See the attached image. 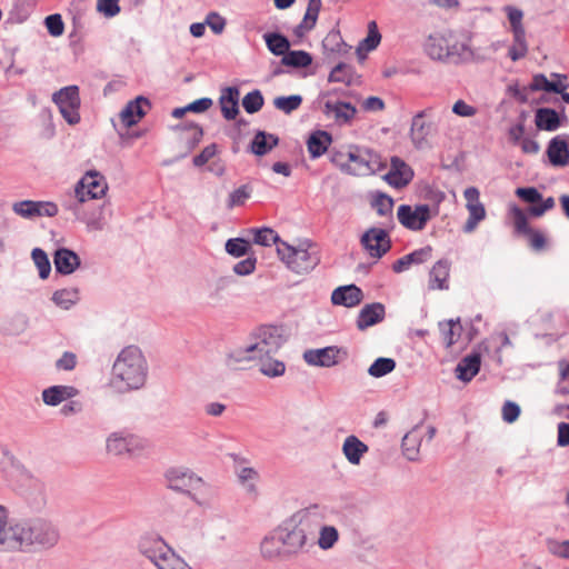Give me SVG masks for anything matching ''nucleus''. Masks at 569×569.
Segmentation results:
<instances>
[{"mask_svg": "<svg viewBox=\"0 0 569 569\" xmlns=\"http://www.w3.org/2000/svg\"><path fill=\"white\" fill-rule=\"evenodd\" d=\"M108 190L106 178L98 171H88L77 183L74 188L76 197L80 201L89 199H100Z\"/></svg>", "mask_w": 569, "mask_h": 569, "instance_id": "nucleus-9", "label": "nucleus"}, {"mask_svg": "<svg viewBox=\"0 0 569 569\" xmlns=\"http://www.w3.org/2000/svg\"><path fill=\"white\" fill-rule=\"evenodd\" d=\"M393 199L383 193L378 192L375 198L371 200V207L377 211V214L380 217H388L390 222H392V209H393Z\"/></svg>", "mask_w": 569, "mask_h": 569, "instance_id": "nucleus-46", "label": "nucleus"}, {"mask_svg": "<svg viewBox=\"0 0 569 569\" xmlns=\"http://www.w3.org/2000/svg\"><path fill=\"white\" fill-rule=\"evenodd\" d=\"M52 302L63 309L69 310L78 303L80 300V293L78 288H63L56 290L51 297Z\"/></svg>", "mask_w": 569, "mask_h": 569, "instance_id": "nucleus-38", "label": "nucleus"}, {"mask_svg": "<svg viewBox=\"0 0 569 569\" xmlns=\"http://www.w3.org/2000/svg\"><path fill=\"white\" fill-rule=\"evenodd\" d=\"M263 40L268 50L277 57H283L291 46L289 39L280 32H267Z\"/></svg>", "mask_w": 569, "mask_h": 569, "instance_id": "nucleus-37", "label": "nucleus"}, {"mask_svg": "<svg viewBox=\"0 0 569 569\" xmlns=\"http://www.w3.org/2000/svg\"><path fill=\"white\" fill-rule=\"evenodd\" d=\"M431 109H425L417 112L411 121L410 136L416 148H423L427 137L430 132V123L425 121Z\"/></svg>", "mask_w": 569, "mask_h": 569, "instance_id": "nucleus-24", "label": "nucleus"}, {"mask_svg": "<svg viewBox=\"0 0 569 569\" xmlns=\"http://www.w3.org/2000/svg\"><path fill=\"white\" fill-rule=\"evenodd\" d=\"M279 137L263 130H258L251 140L248 151L262 157L269 153L273 148L279 144Z\"/></svg>", "mask_w": 569, "mask_h": 569, "instance_id": "nucleus-28", "label": "nucleus"}, {"mask_svg": "<svg viewBox=\"0 0 569 569\" xmlns=\"http://www.w3.org/2000/svg\"><path fill=\"white\" fill-rule=\"evenodd\" d=\"M31 258L38 268L39 277L42 280L47 279L51 272V263L46 251L41 248H34L31 251Z\"/></svg>", "mask_w": 569, "mask_h": 569, "instance_id": "nucleus-50", "label": "nucleus"}, {"mask_svg": "<svg viewBox=\"0 0 569 569\" xmlns=\"http://www.w3.org/2000/svg\"><path fill=\"white\" fill-rule=\"evenodd\" d=\"M322 47L325 51L331 53H345L347 52V44L343 41L339 30H331L327 33L322 40Z\"/></svg>", "mask_w": 569, "mask_h": 569, "instance_id": "nucleus-48", "label": "nucleus"}, {"mask_svg": "<svg viewBox=\"0 0 569 569\" xmlns=\"http://www.w3.org/2000/svg\"><path fill=\"white\" fill-rule=\"evenodd\" d=\"M512 214H513L515 228H516L517 232L523 233V234L531 232L532 228L528 223V218H527L526 213L520 208L515 206L512 208Z\"/></svg>", "mask_w": 569, "mask_h": 569, "instance_id": "nucleus-61", "label": "nucleus"}, {"mask_svg": "<svg viewBox=\"0 0 569 569\" xmlns=\"http://www.w3.org/2000/svg\"><path fill=\"white\" fill-rule=\"evenodd\" d=\"M341 351L342 349L337 346L308 349L303 352V360L309 366L330 368L339 362V353Z\"/></svg>", "mask_w": 569, "mask_h": 569, "instance_id": "nucleus-15", "label": "nucleus"}, {"mask_svg": "<svg viewBox=\"0 0 569 569\" xmlns=\"http://www.w3.org/2000/svg\"><path fill=\"white\" fill-rule=\"evenodd\" d=\"M252 337L253 343L231 355L236 361L256 360L258 356L274 355L286 342L282 328L277 326H261Z\"/></svg>", "mask_w": 569, "mask_h": 569, "instance_id": "nucleus-3", "label": "nucleus"}, {"mask_svg": "<svg viewBox=\"0 0 569 569\" xmlns=\"http://www.w3.org/2000/svg\"><path fill=\"white\" fill-rule=\"evenodd\" d=\"M456 326H458L459 330L462 329L460 325V318L439 322V330L441 332L443 343L447 348L453 346L460 336V332H456Z\"/></svg>", "mask_w": 569, "mask_h": 569, "instance_id": "nucleus-43", "label": "nucleus"}, {"mask_svg": "<svg viewBox=\"0 0 569 569\" xmlns=\"http://www.w3.org/2000/svg\"><path fill=\"white\" fill-rule=\"evenodd\" d=\"M355 69L352 66L339 62L329 73V82H341L351 86L353 82Z\"/></svg>", "mask_w": 569, "mask_h": 569, "instance_id": "nucleus-44", "label": "nucleus"}, {"mask_svg": "<svg viewBox=\"0 0 569 569\" xmlns=\"http://www.w3.org/2000/svg\"><path fill=\"white\" fill-rule=\"evenodd\" d=\"M339 539V532L333 526H322L320 528L318 546L322 550L331 549Z\"/></svg>", "mask_w": 569, "mask_h": 569, "instance_id": "nucleus-54", "label": "nucleus"}, {"mask_svg": "<svg viewBox=\"0 0 569 569\" xmlns=\"http://www.w3.org/2000/svg\"><path fill=\"white\" fill-rule=\"evenodd\" d=\"M546 153L553 167H565L569 163V146L561 137H553L547 146Z\"/></svg>", "mask_w": 569, "mask_h": 569, "instance_id": "nucleus-23", "label": "nucleus"}, {"mask_svg": "<svg viewBox=\"0 0 569 569\" xmlns=\"http://www.w3.org/2000/svg\"><path fill=\"white\" fill-rule=\"evenodd\" d=\"M52 101L58 106L63 119L71 126L80 122V94L76 84L67 86L52 94Z\"/></svg>", "mask_w": 569, "mask_h": 569, "instance_id": "nucleus-6", "label": "nucleus"}, {"mask_svg": "<svg viewBox=\"0 0 569 569\" xmlns=\"http://www.w3.org/2000/svg\"><path fill=\"white\" fill-rule=\"evenodd\" d=\"M256 360H259V371L269 378L281 377L286 372V365L281 360L272 358V355L258 356Z\"/></svg>", "mask_w": 569, "mask_h": 569, "instance_id": "nucleus-35", "label": "nucleus"}, {"mask_svg": "<svg viewBox=\"0 0 569 569\" xmlns=\"http://www.w3.org/2000/svg\"><path fill=\"white\" fill-rule=\"evenodd\" d=\"M369 447L357 436H348L342 443V453L349 463L358 466L362 457L368 452Z\"/></svg>", "mask_w": 569, "mask_h": 569, "instance_id": "nucleus-30", "label": "nucleus"}, {"mask_svg": "<svg viewBox=\"0 0 569 569\" xmlns=\"http://www.w3.org/2000/svg\"><path fill=\"white\" fill-rule=\"evenodd\" d=\"M97 10L107 18H113L121 9L119 0H97Z\"/></svg>", "mask_w": 569, "mask_h": 569, "instance_id": "nucleus-60", "label": "nucleus"}, {"mask_svg": "<svg viewBox=\"0 0 569 569\" xmlns=\"http://www.w3.org/2000/svg\"><path fill=\"white\" fill-rule=\"evenodd\" d=\"M396 360L392 358L379 357L369 367L368 373L375 378H381L396 369Z\"/></svg>", "mask_w": 569, "mask_h": 569, "instance_id": "nucleus-49", "label": "nucleus"}, {"mask_svg": "<svg viewBox=\"0 0 569 569\" xmlns=\"http://www.w3.org/2000/svg\"><path fill=\"white\" fill-rule=\"evenodd\" d=\"M12 210L16 214L27 219L34 217H54L58 214V206L51 201L22 200L13 203Z\"/></svg>", "mask_w": 569, "mask_h": 569, "instance_id": "nucleus-13", "label": "nucleus"}, {"mask_svg": "<svg viewBox=\"0 0 569 569\" xmlns=\"http://www.w3.org/2000/svg\"><path fill=\"white\" fill-rule=\"evenodd\" d=\"M308 525V511L299 510L274 528L286 548L287 555L290 557L297 556L305 548Z\"/></svg>", "mask_w": 569, "mask_h": 569, "instance_id": "nucleus-4", "label": "nucleus"}, {"mask_svg": "<svg viewBox=\"0 0 569 569\" xmlns=\"http://www.w3.org/2000/svg\"><path fill=\"white\" fill-rule=\"evenodd\" d=\"M415 177V172L405 160L395 156L390 160V170L382 177L383 180L396 189L408 186Z\"/></svg>", "mask_w": 569, "mask_h": 569, "instance_id": "nucleus-14", "label": "nucleus"}, {"mask_svg": "<svg viewBox=\"0 0 569 569\" xmlns=\"http://www.w3.org/2000/svg\"><path fill=\"white\" fill-rule=\"evenodd\" d=\"M226 19L218 12L211 11L206 17V24L211 29L214 34H220L226 28Z\"/></svg>", "mask_w": 569, "mask_h": 569, "instance_id": "nucleus-62", "label": "nucleus"}, {"mask_svg": "<svg viewBox=\"0 0 569 569\" xmlns=\"http://www.w3.org/2000/svg\"><path fill=\"white\" fill-rule=\"evenodd\" d=\"M158 569H192L182 558L174 553L169 555L166 560L159 565Z\"/></svg>", "mask_w": 569, "mask_h": 569, "instance_id": "nucleus-63", "label": "nucleus"}, {"mask_svg": "<svg viewBox=\"0 0 569 569\" xmlns=\"http://www.w3.org/2000/svg\"><path fill=\"white\" fill-rule=\"evenodd\" d=\"M450 261L448 259L438 260L429 272L430 290H448L449 289Z\"/></svg>", "mask_w": 569, "mask_h": 569, "instance_id": "nucleus-26", "label": "nucleus"}, {"mask_svg": "<svg viewBox=\"0 0 569 569\" xmlns=\"http://www.w3.org/2000/svg\"><path fill=\"white\" fill-rule=\"evenodd\" d=\"M252 232L254 234L253 242L256 244H260L263 247L276 244L278 247V244L283 242L280 239L279 234L273 229L268 227L252 229Z\"/></svg>", "mask_w": 569, "mask_h": 569, "instance_id": "nucleus-47", "label": "nucleus"}, {"mask_svg": "<svg viewBox=\"0 0 569 569\" xmlns=\"http://www.w3.org/2000/svg\"><path fill=\"white\" fill-rule=\"evenodd\" d=\"M312 63V56L305 50H288L280 64L296 69L307 68Z\"/></svg>", "mask_w": 569, "mask_h": 569, "instance_id": "nucleus-40", "label": "nucleus"}, {"mask_svg": "<svg viewBox=\"0 0 569 569\" xmlns=\"http://www.w3.org/2000/svg\"><path fill=\"white\" fill-rule=\"evenodd\" d=\"M431 251L432 248L430 246H426L399 258L392 263L393 272L400 273L407 270L411 264L423 263L431 257Z\"/></svg>", "mask_w": 569, "mask_h": 569, "instance_id": "nucleus-31", "label": "nucleus"}, {"mask_svg": "<svg viewBox=\"0 0 569 569\" xmlns=\"http://www.w3.org/2000/svg\"><path fill=\"white\" fill-rule=\"evenodd\" d=\"M260 550L262 557L268 560L290 558L276 529L264 536L260 543Z\"/></svg>", "mask_w": 569, "mask_h": 569, "instance_id": "nucleus-22", "label": "nucleus"}, {"mask_svg": "<svg viewBox=\"0 0 569 569\" xmlns=\"http://www.w3.org/2000/svg\"><path fill=\"white\" fill-rule=\"evenodd\" d=\"M56 272L68 276L73 273L81 263L80 257L69 248H58L53 253Z\"/></svg>", "mask_w": 569, "mask_h": 569, "instance_id": "nucleus-18", "label": "nucleus"}, {"mask_svg": "<svg viewBox=\"0 0 569 569\" xmlns=\"http://www.w3.org/2000/svg\"><path fill=\"white\" fill-rule=\"evenodd\" d=\"M549 551L560 558L569 559V540L556 541L550 540L548 542Z\"/></svg>", "mask_w": 569, "mask_h": 569, "instance_id": "nucleus-64", "label": "nucleus"}, {"mask_svg": "<svg viewBox=\"0 0 569 569\" xmlns=\"http://www.w3.org/2000/svg\"><path fill=\"white\" fill-rule=\"evenodd\" d=\"M252 187L250 184H242L234 189L228 197L227 207L229 209L243 206L244 202L251 197Z\"/></svg>", "mask_w": 569, "mask_h": 569, "instance_id": "nucleus-55", "label": "nucleus"}, {"mask_svg": "<svg viewBox=\"0 0 569 569\" xmlns=\"http://www.w3.org/2000/svg\"><path fill=\"white\" fill-rule=\"evenodd\" d=\"M169 489L191 497V490L202 485V479L187 468L173 467L164 472Z\"/></svg>", "mask_w": 569, "mask_h": 569, "instance_id": "nucleus-8", "label": "nucleus"}, {"mask_svg": "<svg viewBox=\"0 0 569 569\" xmlns=\"http://www.w3.org/2000/svg\"><path fill=\"white\" fill-rule=\"evenodd\" d=\"M562 120H567L565 109L561 112L552 108H539L536 110L535 123L539 130L543 131H556L562 124Z\"/></svg>", "mask_w": 569, "mask_h": 569, "instance_id": "nucleus-17", "label": "nucleus"}, {"mask_svg": "<svg viewBox=\"0 0 569 569\" xmlns=\"http://www.w3.org/2000/svg\"><path fill=\"white\" fill-rule=\"evenodd\" d=\"M278 256L289 270L298 274L309 273L320 263V257L311 243L305 248L281 242L278 244Z\"/></svg>", "mask_w": 569, "mask_h": 569, "instance_id": "nucleus-5", "label": "nucleus"}, {"mask_svg": "<svg viewBox=\"0 0 569 569\" xmlns=\"http://www.w3.org/2000/svg\"><path fill=\"white\" fill-rule=\"evenodd\" d=\"M420 439L416 435L415 431H410L405 435L401 441V448L403 456L409 461H417L419 459V447H420Z\"/></svg>", "mask_w": 569, "mask_h": 569, "instance_id": "nucleus-45", "label": "nucleus"}, {"mask_svg": "<svg viewBox=\"0 0 569 569\" xmlns=\"http://www.w3.org/2000/svg\"><path fill=\"white\" fill-rule=\"evenodd\" d=\"M106 448L109 453L123 456L143 449V443L136 435L127 430H120L109 435L106 441Z\"/></svg>", "mask_w": 569, "mask_h": 569, "instance_id": "nucleus-11", "label": "nucleus"}, {"mask_svg": "<svg viewBox=\"0 0 569 569\" xmlns=\"http://www.w3.org/2000/svg\"><path fill=\"white\" fill-rule=\"evenodd\" d=\"M86 201H80L79 198L76 197L74 200H70L68 202H64V208L69 211H72V213L74 214V217L82 221V222H86L87 226L89 228H92V229H96V230H100L102 229V224L100 222L99 219H96V218H89L87 217L84 213H83V203Z\"/></svg>", "mask_w": 569, "mask_h": 569, "instance_id": "nucleus-41", "label": "nucleus"}, {"mask_svg": "<svg viewBox=\"0 0 569 569\" xmlns=\"http://www.w3.org/2000/svg\"><path fill=\"white\" fill-rule=\"evenodd\" d=\"M138 549L157 568L173 551L162 537L153 532H147L140 537Z\"/></svg>", "mask_w": 569, "mask_h": 569, "instance_id": "nucleus-7", "label": "nucleus"}, {"mask_svg": "<svg viewBox=\"0 0 569 569\" xmlns=\"http://www.w3.org/2000/svg\"><path fill=\"white\" fill-rule=\"evenodd\" d=\"M399 222L408 230L421 231L431 219V210L428 204H401L397 211Z\"/></svg>", "mask_w": 569, "mask_h": 569, "instance_id": "nucleus-10", "label": "nucleus"}, {"mask_svg": "<svg viewBox=\"0 0 569 569\" xmlns=\"http://www.w3.org/2000/svg\"><path fill=\"white\" fill-rule=\"evenodd\" d=\"M11 552L37 553L58 546L61 535L58 526L43 517L11 522Z\"/></svg>", "mask_w": 569, "mask_h": 569, "instance_id": "nucleus-1", "label": "nucleus"}, {"mask_svg": "<svg viewBox=\"0 0 569 569\" xmlns=\"http://www.w3.org/2000/svg\"><path fill=\"white\" fill-rule=\"evenodd\" d=\"M240 91L238 87H226L221 90L219 104L226 120H234L239 113Z\"/></svg>", "mask_w": 569, "mask_h": 569, "instance_id": "nucleus-21", "label": "nucleus"}, {"mask_svg": "<svg viewBox=\"0 0 569 569\" xmlns=\"http://www.w3.org/2000/svg\"><path fill=\"white\" fill-rule=\"evenodd\" d=\"M9 510L4 506H0V551L11 552L12 537L11 523L8 525Z\"/></svg>", "mask_w": 569, "mask_h": 569, "instance_id": "nucleus-42", "label": "nucleus"}, {"mask_svg": "<svg viewBox=\"0 0 569 569\" xmlns=\"http://www.w3.org/2000/svg\"><path fill=\"white\" fill-rule=\"evenodd\" d=\"M329 159L332 164L338 167L342 172L347 173L349 170V150L341 151L337 149H331L329 153Z\"/></svg>", "mask_w": 569, "mask_h": 569, "instance_id": "nucleus-58", "label": "nucleus"}, {"mask_svg": "<svg viewBox=\"0 0 569 569\" xmlns=\"http://www.w3.org/2000/svg\"><path fill=\"white\" fill-rule=\"evenodd\" d=\"M448 40L440 33L430 34L425 43V51L432 60L446 61L448 58Z\"/></svg>", "mask_w": 569, "mask_h": 569, "instance_id": "nucleus-32", "label": "nucleus"}, {"mask_svg": "<svg viewBox=\"0 0 569 569\" xmlns=\"http://www.w3.org/2000/svg\"><path fill=\"white\" fill-rule=\"evenodd\" d=\"M386 317V307L381 302H372L366 305L359 312L357 318V328L359 330H366L381 322Z\"/></svg>", "mask_w": 569, "mask_h": 569, "instance_id": "nucleus-20", "label": "nucleus"}, {"mask_svg": "<svg viewBox=\"0 0 569 569\" xmlns=\"http://www.w3.org/2000/svg\"><path fill=\"white\" fill-rule=\"evenodd\" d=\"M321 9V0H309L308 7L302 21L295 27L293 34L297 37H303L306 32L313 29L316 26L319 11Z\"/></svg>", "mask_w": 569, "mask_h": 569, "instance_id": "nucleus-33", "label": "nucleus"}, {"mask_svg": "<svg viewBox=\"0 0 569 569\" xmlns=\"http://www.w3.org/2000/svg\"><path fill=\"white\" fill-rule=\"evenodd\" d=\"M148 377V365L141 350L128 346L118 355L111 372L110 387L119 393L141 389Z\"/></svg>", "mask_w": 569, "mask_h": 569, "instance_id": "nucleus-2", "label": "nucleus"}, {"mask_svg": "<svg viewBox=\"0 0 569 569\" xmlns=\"http://www.w3.org/2000/svg\"><path fill=\"white\" fill-rule=\"evenodd\" d=\"M516 196L531 206L542 200V193L536 187H520L516 189Z\"/></svg>", "mask_w": 569, "mask_h": 569, "instance_id": "nucleus-57", "label": "nucleus"}, {"mask_svg": "<svg viewBox=\"0 0 569 569\" xmlns=\"http://www.w3.org/2000/svg\"><path fill=\"white\" fill-rule=\"evenodd\" d=\"M325 112L326 113L333 112L337 121L342 120L343 122H350L355 118V116L357 113V109L350 102H346V101H337V102L327 101L325 103Z\"/></svg>", "mask_w": 569, "mask_h": 569, "instance_id": "nucleus-36", "label": "nucleus"}, {"mask_svg": "<svg viewBox=\"0 0 569 569\" xmlns=\"http://www.w3.org/2000/svg\"><path fill=\"white\" fill-rule=\"evenodd\" d=\"M44 26L48 30V33L52 37H60L64 31V22L62 20L61 14L53 13L44 19Z\"/></svg>", "mask_w": 569, "mask_h": 569, "instance_id": "nucleus-56", "label": "nucleus"}, {"mask_svg": "<svg viewBox=\"0 0 569 569\" xmlns=\"http://www.w3.org/2000/svg\"><path fill=\"white\" fill-rule=\"evenodd\" d=\"M362 247L372 258L380 259L391 249V240L386 229L371 227L361 237Z\"/></svg>", "mask_w": 569, "mask_h": 569, "instance_id": "nucleus-12", "label": "nucleus"}, {"mask_svg": "<svg viewBox=\"0 0 569 569\" xmlns=\"http://www.w3.org/2000/svg\"><path fill=\"white\" fill-rule=\"evenodd\" d=\"M481 356L472 352L463 357L456 367V377L462 382L471 381L480 371Z\"/></svg>", "mask_w": 569, "mask_h": 569, "instance_id": "nucleus-25", "label": "nucleus"}, {"mask_svg": "<svg viewBox=\"0 0 569 569\" xmlns=\"http://www.w3.org/2000/svg\"><path fill=\"white\" fill-rule=\"evenodd\" d=\"M302 103V97L300 94L280 96L273 100V106L289 114L297 110Z\"/></svg>", "mask_w": 569, "mask_h": 569, "instance_id": "nucleus-53", "label": "nucleus"}, {"mask_svg": "<svg viewBox=\"0 0 569 569\" xmlns=\"http://www.w3.org/2000/svg\"><path fill=\"white\" fill-rule=\"evenodd\" d=\"M264 99L260 90L254 89L242 98V107L247 113L253 114L261 110Z\"/></svg>", "mask_w": 569, "mask_h": 569, "instance_id": "nucleus-51", "label": "nucleus"}, {"mask_svg": "<svg viewBox=\"0 0 569 569\" xmlns=\"http://www.w3.org/2000/svg\"><path fill=\"white\" fill-rule=\"evenodd\" d=\"M78 392V389L73 386L56 385L42 391V400L47 406L56 407L76 397Z\"/></svg>", "mask_w": 569, "mask_h": 569, "instance_id": "nucleus-27", "label": "nucleus"}, {"mask_svg": "<svg viewBox=\"0 0 569 569\" xmlns=\"http://www.w3.org/2000/svg\"><path fill=\"white\" fill-rule=\"evenodd\" d=\"M381 41V34L378 30L376 21H370L368 24V34L362 39L357 47V54L359 58H366V53L375 50Z\"/></svg>", "mask_w": 569, "mask_h": 569, "instance_id": "nucleus-39", "label": "nucleus"}, {"mask_svg": "<svg viewBox=\"0 0 569 569\" xmlns=\"http://www.w3.org/2000/svg\"><path fill=\"white\" fill-rule=\"evenodd\" d=\"M362 290L356 284H346L336 288L331 293V302L335 306L353 308L361 303Z\"/></svg>", "mask_w": 569, "mask_h": 569, "instance_id": "nucleus-16", "label": "nucleus"}, {"mask_svg": "<svg viewBox=\"0 0 569 569\" xmlns=\"http://www.w3.org/2000/svg\"><path fill=\"white\" fill-rule=\"evenodd\" d=\"M332 143V136L325 130H316L311 132L307 139V148L311 159H318L323 156L330 144Z\"/></svg>", "mask_w": 569, "mask_h": 569, "instance_id": "nucleus-29", "label": "nucleus"}, {"mask_svg": "<svg viewBox=\"0 0 569 569\" xmlns=\"http://www.w3.org/2000/svg\"><path fill=\"white\" fill-rule=\"evenodd\" d=\"M144 106L150 107V101L142 96H139L127 103L120 112V119L126 128H131L144 117Z\"/></svg>", "mask_w": 569, "mask_h": 569, "instance_id": "nucleus-19", "label": "nucleus"}, {"mask_svg": "<svg viewBox=\"0 0 569 569\" xmlns=\"http://www.w3.org/2000/svg\"><path fill=\"white\" fill-rule=\"evenodd\" d=\"M367 149L357 146L349 147V170L347 174L367 176Z\"/></svg>", "mask_w": 569, "mask_h": 569, "instance_id": "nucleus-34", "label": "nucleus"}, {"mask_svg": "<svg viewBox=\"0 0 569 569\" xmlns=\"http://www.w3.org/2000/svg\"><path fill=\"white\" fill-rule=\"evenodd\" d=\"M368 167V170H367V176H370V174H375L379 171H381L382 169H385L387 167V163L382 161L381 157L370 150V149H367V166Z\"/></svg>", "mask_w": 569, "mask_h": 569, "instance_id": "nucleus-59", "label": "nucleus"}, {"mask_svg": "<svg viewBox=\"0 0 569 569\" xmlns=\"http://www.w3.org/2000/svg\"><path fill=\"white\" fill-rule=\"evenodd\" d=\"M250 248V242L244 238H230L224 244L226 252L234 258L246 256Z\"/></svg>", "mask_w": 569, "mask_h": 569, "instance_id": "nucleus-52", "label": "nucleus"}]
</instances>
